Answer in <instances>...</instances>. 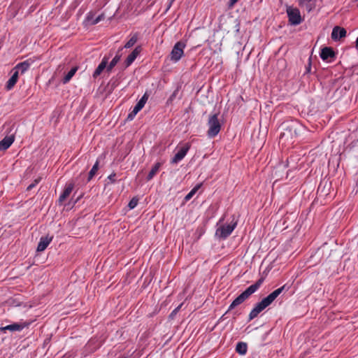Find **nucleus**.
Returning <instances> with one entry per match:
<instances>
[{
    "mask_svg": "<svg viewBox=\"0 0 358 358\" xmlns=\"http://www.w3.org/2000/svg\"><path fill=\"white\" fill-rule=\"evenodd\" d=\"M285 285L272 292L266 297L264 298L261 301L257 303L252 309L249 314V320H252L257 317V315L264 310L266 307L271 305L274 300L283 292Z\"/></svg>",
    "mask_w": 358,
    "mask_h": 358,
    "instance_id": "obj_1",
    "label": "nucleus"
},
{
    "mask_svg": "<svg viewBox=\"0 0 358 358\" xmlns=\"http://www.w3.org/2000/svg\"><path fill=\"white\" fill-rule=\"evenodd\" d=\"M264 281L263 278L259 279L255 283L249 286L244 292L238 295L229 306L227 312L234 309L238 305L243 303L247 299L250 297L253 293H255L262 285Z\"/></svg>",
    "mask_w": 358,
    "mask_h": 358,
    "instance_id": "obj_2",
    "label": "nucleus"
},
{
    "mask_svg": "<svg viewBox=\"0 0 358 358\" xmlns=\"http://www.w3.org/2000/svg\"><path fill=\"white\" fill-rule=\"evenodd\" d=\"M134 45V36H131L126 44L118 49L116 55L121 54V58L127 55L125 60L121 64L122 68L129 67L134 61V49L131 48Z\"/></svg>",
    "mask_w": 358,
    "mask_h": 358,
    "instance_id": "obj_3",
    "label": "nucleus"
},
{
    "mask_svg": "<svg viewBox=\"0 0 358 358\" xmlns=\"http://www.w3.org/2000/svg\"><path fill=\"white\" fill-rule=\"evenodd\" d=\"M238 224V220L235 216H232L230 224H222L218 227L215 231V236L220 239H226L229 237Z\"/></svg>",
    "mask_w": 358,
    "mask_h": 358,
    "instance_id": "obj_4",
    "label": "nucleus"
},
{
    "mask_svg": "<svg viewBox=\"0 0 358 358\" xmlns=\"http://www.w3.org/2000/svg\"><path fill=\"white\" fill-rule=\"evenodd\" d=\"M208 126V130L207 133L208 137L213 138L219 134L221 129V124L218 120V113L210 115Z\"/></svg>",
    "mask_w": 358,
    "mask_h": 358,
    "instance_id": "obj_5",
    "label": "nucleus"
},
{
    "mask_svg": "<svg viewBox=\"0 0 358 358\" xmlns=\"http://www.w3.org/2000/svg\"><path fill=\"white\" fill-rule=\"evenodd\" d=\"M286 13L288 17L289 23L291 25L296 26L303 22V18L299 8L291 6H287Z\"/></svg>",
    "mask_w": 358,
    "mask_h": 358,
    "instance_id": "obj_6",
    "label": "nucleus"
},
{
    "mask_svg": "<svg viewBox=\"0 0 358 358\" xmlns=\"http://www.w3.org/2000/svg\"><path fill=\"white\" fill-rule=\"evenodd\" d=\"M186 47L185 43L182 41L177 42L173 47L170 53V60L173 63H177L184 55V50Z\"/></svg>",
    "mask_w": 358,
    "mask_h": 358,
    "instance_id": "obj_7",
    "label": "nucleus"
},
{
    "mask_svg": "<svg viewBox=\"0 0 358 358\" xmlns=\"http://www.w3.org/2000/svg\"><path fill=\"white\" fill-rule=\"evenodd\" d=\"M190 148V144L189 143H185L184 146H182L178 152L173 156V157L171 159L172 164H177L179 162H180L187 155L188 150Z\"/></svg>",
    "mask_w": 358,
    "mask_h": 358,
    "instance_id": "obj_8",
    "label": "nucleus"
},
{
    "mask_svg": "<svg viewBox=\"0 0 358 358\" xmlns=\"http://www.w3.org/2000/svg\"><path fill=\"white\" fill-rule=\"evenodd\" d=\"M105 18V15L103 13L99 15L97 17H95V13L93 12H90L87 14L85 17V22L87 24L94 25L99 23L100 21Z\"/></svg>",
    "mask_w": 358,
    "mask_h": 358,
    "instance_id": "obj_9",
    "label": "nucleus"
},
{
    "mask_svg": "<svg viewBox=\"0 0 358 358\" xmlns=\"http://www.w3.org/2000/svg\"><path fill=\"white\" fill-rule=\"evenodd\" d=\"M34 62V60L31 58H29L22 62H20L17 64L14 70L15 71H18V73H20L21 74H23L24 72H26L30 67V66Z\"/></svg>",
    "mask_w": 358,
    "mask_h": 358,
    "instance_id": "obj_10",
    "label": "nucleus"
},
{
    "mask_svg": "<svg viewBox=\"0 0 358 358\" xmlns=\"http://www.w3.org/2000/svg\"><path fill=\"white\" fill-rule=\"evenodd\" d=\"M294 135H296V129L294 128V127H287L285 129V131L280 134V141L282 143H285V141L289 138L292 139Z\"/></svg>",
    "mask_w": 358,
    "mask_h": 358,
    "instance_id": "obj_11",
    "label": "nucleus"
},
{
    "mask_svg": "<svg viewBox=\"0 0 358 358\" xmlns=\"http://www.w3.org/2000/svg\"><path fill=\"white\" fill-rule=\"evenodd\" d=\"M298 3L300 7L305 8L308 13H310L315 8L317 0H298Z\"/></svg>",
    "mask_w": 358,
    "mask_h": 358,
    "instance_id": "obj_12",
    "label": "nucleus"
},
{
    "mask_svg": "<svg viewBox=\"0 0 358 358\" xmlns=\"http://www.w3.org/2000/svg\"><path fill=\"white\" fill-rule=\"evenodd\" d=\"M52 240V236H42L37 245L36 250L38 252H43L44 251L47 247L49 245V244L51 243Z\"/></svg>",
    "mask_w": 358,
    "mask_h": 358,
    "instance_id": "obj_13",
    "label": "nucleus"
},
{
    "mask_svg": "<svg viewBox=\"0 0 358 358\" xmlns=\"http://www.w3.org/2000/svg\"><path fill=\"white\" fill-rule=\"evenodd\" d=\"M346 36V30L338 26L334 27L331 32V38L334 41H338Z\"/></svg>",
    "mask_w": 358,
    "mask_h": 358,
    "instance_id": "obj_14",
    "label": "nucleus"
},
{
    "mask_svg": "<svg viewBox=\"0 0 358 358\" xmlns=\"http://www.w3.org/2000/svg\"><path fill=\"white\" fill-rule=\"evenodd\" d=\"M15 136L13 134L5 136L0 141V151L7 150L14 142Z\"/></svg>",
    "mask_w": 358,
    "mask_h": 358,
    "instance_id": "obj_15",
    "label": "nucleus"
},
{
    "mask_svg": "<svg viewBox=\"0 0 358 358\" xmlns=\"http://www.w3.org/2000/svg\"><path fill=\"white\" fill-rule=\"evenodd\" d=\"M73 189V183H68L66 185L64 189L63 190L62 193L60 194L58 202L59 203H62L63 201H64L71 194Z\"/></svg>",
    "mask_w": 358,
    "mask_h": 358,
    "instance_id": "obj_16",
    "label": "nucleus"
},
{
    "mask_svg": "<svg viewBox=\"0 0 358 358\" xmlns=\"http://www.w3.org/2000/svg\"><path fill=\"white\" fill-rule=\"evenodd\" d=\"M320 56L323 61L335 57V52L331 48L325 47L321 50Z\"/></svg>",
    "mask_w": 358,
    "mask_h": 358,
    "instance_id": "obj_17",
    "label": "nucleus"
},
{
    "mask_svg": "<svg viewBox=\"0 0 358 358\" xmlns=\"http://www.w3.org/2000/svg\"><path fill=\"white\" fill-rule=\"evenodd\" d=\"M29 325L28 323L23 322L21 324L19 323H13L9 325H7L3 328V330H9L11 331H22L24 328L27 327Z\"/></svg>",
    "mask_w": 358,
    "mask_h": 358,
    "instance_id": "obj_18",
    "label": "nucleus"
},
{
    "mask_svg": "<svg viewBox=\"0 0 358 358\" xmlns=\"http://www.w3.org/2000/svg\"><path fill=\"white\" fill-rule=\"evenodd\" d=\"M108 61V58H107L106 57H104L102 59L101 63L98 65V66L96 67V69H95V71L93 73L94 78H96L97 76H99L105 69H107Z\"/></svg>",
    "mask_w": 358,
    "mask_h": 358,
    "instance_id": "obj_19",
    "label": "nucleus"
},
{
    "mask_svg": "<svg viewBox=\"0 0 358 358\" xmlns=\"http://www.w3.org/2000/svg\"><path fill=\"white\" fill-rule=\"evenodd\" d=\"M18 71H15L14 70V72L13 73V75L11 76V77L9 78V80L7 81V83H6V89L8 90H11L14 85L16 84L17 80H18Z\"/></svg>",
    "mask_w": 358,
    "mask_h": 358,
    "instance_id": "obj_20",
    "label": "nucleus"
},
{
    "mask_svg": "<svg viewBox=\"0 0 358 358\" xmlns=\"http://www.w3.org/2000/svg\"><path fill=\"white\" fill-rule=\"evenodd\" d=\"M102 158H103L102 155L99 156L97 158L95 164L93 165L92 168L91 169V170L89 172L87 181H90L93 178V177L95 176V174L96 173V172L99 169V162H100L101 159H102Z\"/></svg>",
    "mask_w": 358,
    "mask_h": 358,
    "instance_id": "obj_21",
    "label": "nucleus"
},
{
    "mask_svg": "<svg viewBox=\"0 0 358 358\" xmlns=\"http://www.w3.org/2000/svg\"><path fill=\"white\" fill-rule=\"evenodd\" d=\"M236 351L239 355H245L248 351V345L245 343L239 342L237 343L236 347Z\"/></svg>",
    "mask_w": 358,
    "mask_h": 358,
    "instance_id": "obj_22",
    "label": "nucleus"
},
{
    "mask_svg": "<svg viewBox=\"0 0 358 358\" xmlns=\"http://www.w3.org/2000/svg\"><path fill=\"white\" fill-rule=\"evenodd\" d=\"M148 99V95L145 93L139 101L136 104V114L138 113L145 106V103Z\"/></svg>",
    "mask_w": 358,
    "mask_h": 358,
    "instance_id": "obj_23",
    "label": "nucleus"
},
{
    "mask_svg": "<svg viewBox=\"0 0 358 358\" xmlns=\"http://www.w3.org/2000/svg\"><path fill=\"white\" fill-rule=\"evenodd\" d=\"M162 164V163H161V162H157L155 164V165L152 166V168L151 169L150 171L149 172V173L147 176L148 180H151L156 175V173L158 172L159 168L161 167Z\"/></svg>",
    "mask_w": 358,
    "mask_h": 358,
    "instance_id": "obj_24",
    "label": "nucleus"
},
{
    "mask_svg": "<svg viewBox=\"0 0 358 358\" xmlns=\"http://www.w3.org/2000/svg\"><path fill=\"white\" fill-rule=\"evenodd\" d=\"M77 71H78V67H76V66L73 67L67 73V74L64 77V78L62 80V83L64 84H66L67 83H69L71 80V79L72 78V77L75 75V73H76Z\"/></svg>",
    "mask_w": 358,
    "mask_h": 358,
    "instance_id": "obj_25",
    "label": "nucleus"
},
{
    "mask_svg": "<svg viewBox=\"0 0 358 358\" xmlns=\"http://www.w3.org/2000/svg\"><path fill=\"white\" fill-rule=\"evenodd\" d=\"M120 59L121 54L115 55L110 64L108 65L107 64V71H111V69L120 61Z\"/></svg>",
    "mask_w": 358,
    "mask_h": 358,
    "instance_id": "obj_26",
    "label": "nucleus"
},
{
    "mask_svg": "<svg viewBox=\"0 0 358 358\" xmlns=\"http://www.w3.org/2000/svg\"><path fill=\"white\" fill-rule=\"evenodd\" d=\"M201 184L196 185L192 190L185 196V200L186 201L190 200L192 196L196 194V192L201 187Z\"/></svg>",
    "mask_w": 358,
    "mask_h": 358,
    "instance_id": "obj_27",
    "label": "nucleus"
},
{
    "mask_svg": "<svg viewBox=\"0 0 358 358\" xmlns=\"http://www.w3.org/2000/svg\"><path fill=\"white\" fill-rule=\"evenodd\" d=\"M178 90H176L172 94L169 96V98L167 99L166 104L169 105L171 104L173 100L176 99V96L178 95Z\"/></svg>",
    "mask_w": 358,
    "mask_h": 358,
    "instance_id": "obj_28",
    "label": "nucleus"
},
{
    "mask_svg": "<svg viewBox=\"0 0 358 358\" xmlns=\"http://www.w3.org/2000/svg\"><path fill=\"white\" fill-rule=\"evenodd\" d=\"M41 178H36L34 181L27 187V190L29 191L34 188L41 181Z\"/></svg>",
    "mask_w": 358,
    "mask_h": 358,
    "instance_id": "obj_29",
    "label": "nucleus"
},
{
    "mask_svg": "<svg viewBox=\"0 0 358 358\" xmlns=\"http://www.w3.org/2000/svg\"><path fill=\"white\" fill-rule=\"evenodd\" d=\"M108 180H109L112 183L115 182L116 180V174L112 173L108 176Z\"/></svg>",
    "mask_w": 358,
    "mask_h": 358,
    "instance_id": "obj_30",
    "label": "nucleus"
},
{
    "mask_svg": "<svg viewBox=\"0 0 358 358\" xmlns=\"http://www.w3.org/2000/svg\"><path fill=\"white\" fill-rule=\"evenodd\" d=\"M182 304L179 305L177 308H176L171 313L170 317H173L180 309Z\"/></svg>",
    "mask_w": 358,
    "mask_h": 358,
    "instance_id": "obj_31",
    "label": "nucleus"
},
{
    "mask_svg": "<svg viewBox=\"0 0 358 358\" xmlns=\"http://www.w3.org/2000/svg\"><path fill=\"white\" fill-rule=\"evenodd\" d=\"M128 206H129V209H133V208H134V198H132V199L130 200V201H129V204H128Z\"/></svg>",
    "mask_w": 358,
    "mask_h": 358,
    "instance_id": "obj_32",
    "label": "nucleus"
},
{
    "mask_svg": "<svg viewBox=\"0 0 358 358\" xmlns=\"http://www.w3.org/2000/svg\"><path fill=\"white\" fill-rule=\"evenodd\" d=\"M134 109H133V110H132V111H131V112L129 113V115H128V116H127V120H133V118H134Z\"/></svg>",
    "mask_w": 358,
    "mask_h": 358,
    "instance_id": "obj_33",
    "label": "nucleus"
},
{
    "mask_svg": "<svg viewBox=\"0 0 358 358\" xmlns=\"http://www.w3.org/2000/svg\"><path fill=\"white\" fill-rule=\"evenodd\" d=\"M238 0H229V6H233Z\"/></svg>",
    "mask_w": 358,
    "mask_h": 358,
    "instance_id": "obj_34",
    "label": "nucleus"
},
{
    "mask_svg": "<svg viewBox=\"0 0 358 358\" xmlns=\"http://www.w3.org/2000/svg\"><path fill=\"white\" fill-rule=\"evenodd\" d=\"M355 43H356V44H355V47H356V48H357V50H358V37H357V39H356Z\"/></svg>",
    "mask_w": 358,
    "mask_h": 358,
    "instance_id": "obj_35",
    "label": "nucleus"
},
{
    "mask_svg": "<svg viewBox=\"0 0 358 358\" xmlns=\"http://www.w3.org/2000/svg\"><path fill=\"white\" fill-rule=\"evenodd\" d=\"M224 217H221V218L220 219V220H219V222L217 223V225H218L220 223H222V222L224 221Z\"/></svg>",
    "mask_w": 358,
    "mask_h": 358,
    "instance_id": "obj_36",
    "label": "nucleus"
},
{
    "mask_svg": "<svg viewBox=\"0 0 358 358\" xmlns=\"http://www.w3.org/2000/svg\"><path fill=\"white\" fill-rule=\"evenodd\" d=\"M135 51H136V57L138 53V48L136 47Z\"/></svg>",
    "mask_w": 358,
    "mask_h": 358,
    "instance_id": "obj_37",
    "label": "nucleus"
}]
</instances>
